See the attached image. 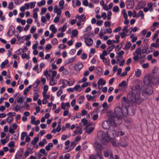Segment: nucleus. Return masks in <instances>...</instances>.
Here are the masks:
<instances>
[{
    "instance_id": "f257e3e1",
    "label": "nucleus",
    "mask_w": 159,
    "mask_h": 159,
    "mask_svg": "<svg viewBox=\"0 0 159 159\" xmlns=\"http://www.w3.org/2000/svg\"><path fill=\"white\" fill-rule=\"evenodd\" d=\"M113 131L109 130L107 132V134L104 131L100 130L98 132L97 136L101 143L103 144H106L111 140V137L114 136V134Z\"/></svg>"
},
{
    "instance_id": "f03ea898",
    "label": "nucleus",
    "mask_w": 159,
    "mask_h": 159,
    "mask_svg": "<svg viewBox=\"0 0 159 159\" xmlns=\"http://www.w3.org/2000/svg\"><path fill=\"white\" fill-rule=\"evenodd\" d=\"M140 86H138L136 87L135 89L133 90L132 93L129 95V99L133 103H135L139 104L141 102L142 100L139 97Z\"/></svg>"
},
{
    "instance_id": "7ed1b4c3",
    "label": "nucleus",
    "mask_w": 159,
    "mask_h": 159,
    "mask_svg": "<svg viewBox=\"0 0 159 159\" xmlns=\"http://www.w3.org/2000/svg\"><path fill=\"white\" fill-rule=\"evenodd\" d=\"M123 108L120 107H117L115 108L114 110V115L113 114L115 117L117 125L120 124L121 123V120L124 115Z\"/></svg>"
},
{
    "instance_id": "20e7f679",
    "label": "nucleus",
    "mask_w": 159,
    "mask_h": 159,
    "mask_svg": "<svg viewBox=\"0 0 159 159\" xmlns=\"http://www.w3.org/2000/svg\"><path fill=\"white\" fill-rule=\"evenodd\" d=\"M115 117L112 115H110L109 118L107 120L104 121L102 124V127L105 129H108L113 123L116 124Z\"/></svg>"
},
{
    "instance_id": "39448f33",
    "label": "nucleus",
    "mask_w": 159,
    "mask_h": 159,
    "mask_svg": "<svg viewBox=\"0 0 159 159\" xmlns=\"http://www.w3.org/2000/svg\"><path fill=\"white\" fill-rule=\"evenodd\" d=\"M155 79L153 76L148 75L145 76L144 79V85L143 86H147V85H150V84L152 83L153 84H155L154 83L153 80Z\"/></svg>"
},
{
    "instance_id": "423d86ee",
    "label": "nucleus",
    "mask_w": 159,
    "mask_h": 159,
    "mask_svg": "<svg viewBox=\"0 0 159 159\" xmlns=\"http://www.w3.org/2000/svg\"><path fill=\"white\" fill-rule=\"evenodd\" d=\"M141 89L143 93L148 95H151L153 92L152 88L150 85L142 86Z\"/></svg>"
},
{
    "instance_id": "0eeeda50",
    "label": "nucleus",
    "mask_w": 159,
    "mask_h": 159,
    "mask_svg": "<svg viewBox=\"0 0 159 159\" xmlns=\"http://www.w3.org/2000/svg\"><path fill=\"white\" fill-rule=\"evenodd\" d=\"M134 4V0H128L126 4L127 8L128 9L132 8L133 7Z\"/></svg>"
},
{
    "instance_id": "6e6552de",
    "label": "nucleus",
    "mask_w": 159,
    "mask_h": 159,
    "mask_svg": "<svg viewBox=\"0 0 159 159\" xmlns=\"http://www.w3.org/2000/svg\"><path fill=\"white\" fill-rule=\"evenodd\" d=\"M84 42L88 46H92L93 43V39L90 38H85Z\"/></svg>"
},
{
    "instance_id": "1a4fd4ad",
    "label": "nucleus",
    "mask_w": 159,
    "mask_h": 159,
    "mask_svg": "<svg viewBox=\"0 0 159 159\" xmlns=\"http://www.w3.org/2000/svg\"><path fill=\"white\" fill-rule=\"evenodd\" d=\"M83 67V65L82 63L78 62L76 64L75 66V69L77 71H79Z\"/></svg>"
},
{
    "instance_id": "9d476101",
    "label": "nucleus",
    "mask_w": 159,
    "mask_h": 159,
    "mask_svg": "<svg viewBox=\"0 0 159 159\" xmlns=\"http://www.w3.org/2000/svg\"><path fill=\"white\" fill-rule=\"evenodd\" d=\"M75 18L78 19L79 21H80V22H82L85 20L86 17L84 15L82 14L80 16L79 15L76 16Z\"/></svg>"
},
{
    "instance_id": "9b49d317",
    "label": "nucleus",
    "mask_w": 159,
    "mask_h": 159,
    "mask_svg": "<svg viewBox=\"0 0 159 159\" xmlns=\"http://www.w3.org/2000/svg\"><path fill=\"white\" fill-rule=\"evenodd\" d=\"M146 6V3L145 2H139L137 6L136 9V10H139L143 8Z\"/></svg>"
},
{
    "instance_id": "f8f14e48",
    "label": "nucleus",
    "mask_w": 159,
    "mask_h": 159,
    "mask_svg": "<svg viewBox=\"0 0 159 159\" xmlns=\"http://www.w3.org/2000/svg\"><path fill=\"white\" fill-rule=\"evenodd\" d=\"M58 153L57 152H54L50 154L49 156V159H56L57 158L58 156Z\"/></svg>"
},
{
    "instance_id": "ddd939ff",
    "label": "nucleus",
    "mask_w": 159,
    "mask_h": 159,
    "mask_svg": "<svg viewBox=\"0 0 159 159\" xmlns=\"http://www.w3.org/2000/svg\"><path fill=\"white\" fill-rule=\"evenodd\" d=\"M95 148L96 150L100 151L102 150V146L100 143H95Z\"/></svg>"
},
{
    "instance_id": "4468645a",
    "label": "nucleus",
    "mask_w": 159,
    "mask_h": 159,
    "mask_svg": "<svg viewBox=\"0 0 159 159\" xmlns=\"http://www.w3.org/2000/svg\"><path fill=\"white\" fill-rule=\"evenodd\" d=\"M54 13H56L58 15H60L61 13V9L59 8L57 5H56L54 7Z\"/></svg>"
},
{
    "instance_id": "2eb2a0df",
    "label": "nucleus",
    "mask_w": 159,
    "mask_h": 159,
    "mask_svg": "<svg viewBox=\"0 0 159 159\" xmlns=\"http://www.w3.org/2000/svg\"><path fill=\"white\" fill-rule=\"evenodd\" d=\"M85 129L86 132L88 134H90L93 130V128L90 127L89 125L86 126Z\"/></svg>"
},
{
    "instance_id": "dca6fc26",
    "label": "nucleus",
    "mask_w": 159,
    "mask_h": 159,
    "mask_svg": "<svg viewBox=\"0 0 159 159\" xmlns=\"http://www.w3.org/2000/svg\"><path fill=\"white\" fill-rule=\"evenodd\" d=\"M106 83L105 80H104L102 78L100 79L98 82V86H100V85H104L106 84Z\"/></svg>"
},
{
    "instance_id": "f3484780",
    "label": "nucleus",
    "mask_w": 159,
    "mask_h": 159,
    "mask_svg": "<svg viewBox=\"0 0 159 159\" xmlns=\"http://www.w3.org/2000/svg\"><path fill=\"white\" fill-rule=\"evenodd\" d=\"M133 54L134 55H136L138 56L140 55L141 56V48H136L135 52L133 53Z\"/></svg>"
},
{
    "instance_id": "a211bd4d",
    "label": "nucleus",
    "mask_w": 159,
    "mask_h": 159,
    "mask_svg": "<svg viewBox=\"0 0 159 159\" xmlns=\"http://www.w3.org/2000/svg\"><path fill=\"white\" fill-rule=\"evenodd\" d=\"M57 83V81L55 80L54 78L51 77L49 84L51 86H53L56 84Z\"/></svg>"
},
{
    "instance_id": "6ab92c4d",
    "label": "nucleus",
    "mask_w": 159,
    "mask_h": 159,
    "mask_svg": "<svg viewBox=\"0 0 159 159\" xmlns=\"http://www.w3.org/2000/svg\"><path fill=\"white\" fill-rule=\"evenodd\" d=\"M127 85L126 81L124 80L119 84L118 86L120 87H124L125 88V87H127Z\"/></svg>"
},
{
    "instance_id": "aec40b11",
    "label": "nucleus",
    "mask_w": 159,
    "mask_h": 159,
    "mask_svg": "<svg viewBox=\"0 0 159 159\" xmlns=\"http://www.w3.org/2000/svg\"><path fill=\"white\" fill-rule=\"evenodd\" d=\"M121 102L123 104H124L125 103L129 104V101L125 97H124L122 98Z\"/></svg>"
},
{
    "instance_id": "412c9836",
    "label": "nucleus",
    "mask_w": 159,
    "mask_h": 159,
    "mask_svg": "<svg viewBox=\"0 0 159 159\" xmlns=\"http://www.w3.org/2000/svg\"><path fill=\"white\" fill-rule=\"evenodd\" d=\"M112 152L110 150H108L104 152V157H108L111 154Z\"/></svg>"
},
{
    "instance_id": "4be33fe9",
    "label": "nucleus",
    "mask_w": 159,
    "mask_h": 159,
    "mask_svg": "<svg viewBox=\"0 0 159 159\" xmlns=\"http://www.w3.org/2000/svg\"><path fill=\"white\" fill-rule=\"evenodd\" d=\"M50 30L52 31L53 33H55L57 32V29L55 28V26L53 25H51L50 27Z\"/></svg>"
},
{
    "instance_id": "5701e85b",
    "label": "nucleus",
    "mask_w": 159,
    "mask_h": 159,
    "mask_svg": "<svg viewBox=\"0 0 159 159\" xmlns=\"http://www.w3.org/2000/svg\"><path fill=\"white\" fill-rule=\"evenodd\" d=\"M53 145L52 143H49L48 145L45 147V149L47 151H49L51 150V148L52 147Z\"/></svg>"
},
{
    "instance_id": "b1692460",
    "label": "nucleus",
    "mask_w": 159,
    "mask_h": 159,
    "mask_svg": "<svg viewBox=\"0 0 159 159\" xmlns=\"http://www.w3.org/2000/svg\"><path fill=\"white\" fill-rule=\"evenodd\" d=\"M39 137L38 136L34 138V139L31 141V143L32 145H35L39 140Z\"/></svg>"
},
{
    "instance_id": "393cba45",
    "label": "nucleus",
    "mask_w": 159,
    "mask_h": 159,
    "mask_svg": "<svg viewBox=\"0 0 159 159\" xmlns=\"http://www.w3.org/2000/svg\"><path fill=\"white\" fill-rule=\"evenodd\" d=\"M78 34V31L76 30H73L72 32V36L71 37L73 38L77 35Z\"/></svg>"
},
{
    "instance_id": "a878e982",
    "label": "nucleus",
    "mask_w": 159,
    "mask_h": 159,
    "mask_svg": "<svg viewBox=\"0 0 159 159\" xmlns=\"http://www.w3.org/2000/svg\"><path fill=\"white\" fill-rule=\"evenodd\" d=\"M122 32L120 33L121 38L123 39L126 36V34L128 33V31L122 30Z\"/></svg>"
},
{
    "instance_id": "bb28decb",
    "label": "nucleus",
    "mask_w": 159,
    "mask_h": 159,
    "mask_svg": "<svg viewBox=\"0 0 159 159\" xmlns=\"http://www.w3.org/2000/svg\"><path fill=\"white\" fill-rule=\"evenodd\" d=\"M8 62V61L7 59H6L3 62L1 65V67L3 68H4L5 65Z\"/></svg>"
},
{
    "instance_id": "cd10ccee",
    "label": "nucleus",
    "mask_w": 159,
    "mask_h": 159,
    "mask_svg": "<svg viewBox=\"0 0 159 159\" xmlns=\"http://www.w3.org/2000/svg\"><path fill=\"white\" fill-rule=\"evenodd\" d=\"M75 60V57H74L68 59L67 60H66V64H69L74 62Z\"/></svg>"
},
{
    "instance_id": "c85d7f7f",
    "label": "nucleus",
    "mask_w": 159,
    "mask_h": 159,
    "mask_svg": "<svg viewBox=\"0 0 159 159\" xmlns=\"http://www.w3.org/2000/svg\"><path fill=\"white\" fill-rule=\"evenodd\" d=\"M141 75V70L139 69H137V70L135 71V75L137 77H139Z\"/></svg>"
},
{
    "instance_id": "c756f323",
    "label": "nucleus",
    "mask_w": 159,
    "mask_h": 159,
    "mask_svg": "<svg viewBox=\"0 0 159 159\" xmlns=\"http://www.w3.org/2000/svg\"><path fill=\"white\" fill-rule=\"evenodd\" d=\"M32 87V85H30L26 89H24V95H26L27 93H28L30 90V89Z\"/></svg>"
},
{
    "instance_id": "7c9ffc66",
    "label": "nucleus",
    "mask_w": 159,
    "mask_h": 159,
    "mask_svg": "<svg viewBox=\"0 0 159 159\" xmlns=\"http://www.w3.org/2000/svg\"><path fill=\"white\" fill-rule=\"evenodd\" d=\"M148 7L149 9V11L150 12H152L153 10L152 8L153 4L151 2H149L148 4Z\"/></svg>"
},
{
    "instance_id": "2f4dec72",
    "label": "nucleus",
    "mask_w": 159,
    "mask_h": 159,
    "mask_svg": "<svg viewBox=\"0 0 159 159\" xmlns=\"http://www.w3.org/2000/svg\"><path fill=\"white\" fill-rule=\"evenodd\" d=\"M157 72V70L156 68V67H155L152 70V73L150 75L153 76L154 77V78H155V79L157 78V76H155L154 75L156 74Z\"/></svg>"
},
{
    "instance_id": "473e14b6",
    "label": "nucleus",
    "mask_w": 159,
    "mask_h": 159,
    "mask_svg": "<svg viewBox=\"0 0 159 159\" xmlns=\"http://www.w3.org/2000/svg\"><path fill=\"white\" fill-rule=\"evenodd\" d=\"M46 2L44 0H42L40 2H38L37 3V5L38 6L40 7L43 5H44L45 4Z\"/></svg>"
},
{
    "instance_id": "72a5a7b5",
    "label": "nucleus",
    "mask_w": 159,
    "mask_h": 159,
    "mask_svg": "<svg viewBox=\"0 0 159 159\" xmlns=\"http://www.w3.org/2000/svg\"><path fill=\"white\" fill-rule=\"evenodd\" d=\"M39 97V95L37 93L34 92L33 96V100L34 101H35L37 100L38 98Z\"/></svg>"
},
{
    "instance_id": "f704fd0d",
    "label": "nucleus",
    "mask_w": 159,
    "mask_h": 159,
    "mask_svg": "<svg viewBox=\"0 0 159 159\" xmlns=\"http://www.w3.org/2000/svg\"><path fill=\"white\" fill-rule=\"evenodd\" d=\"M148 47L147 46V44H145L144 45L142 50V52L143 53H145L146 52L148 48Z\"/></svg>"
},
{
    "instance_id": "c9c22d12",
    "label": "nucleus",
    "mask_w": 159,
    "mask_h": 159,
    "mask_svg": "<svg viewBox=\"0 0 159 159\" xmlns=\"http://www.w3.org/2000/svg\"><path fill=\"white\" fill-rule=\"evenodd\" d=\"M65 81L66 82H67L68 84L70 86H71L72 85L75 83V81L73 79L71 80L70 81H68L66 80H65Z\"/></svg>"
},
{
    "instance_id": "e433bc0d",
    "label": "nucleus",
    "mask_w": 159,
    "mask_h": 159,
    "mask_svg": "<svg viewBox=\"0 0 159 159\" xmlns=\"http://www.w3.org/2000/svg\"><path fill=\"white\" fill-rule=\"evenodd\" d=\"M138 15H139V17L140 16L142 19H143L144 18V15L143 11L140 10L139 11Z\"/></svg>"
},
{
    "instance_id": "4c0bfd02",
    "label": "nucleus",
    "mask_w": 159,
    "mask_h": 159,
    "mask_svg": "<svg viewBox=\"0 0 159 159\" xmlns=\"http://www.w3.org/2000/svg\"><path fill=\"white\" fill-rule=\"evenodd\" d=\"M21 57L23 59L26 58L27 59H29L30 58L29 56L27 55L26 53H23Z\"/></svg>"
},
{
    "instance_id": "58836bf2",
    "label": "nucleus",
    "mask_w": 159,
    "mask_h": 159,
    "mask_svg": "<svg viewBox=\"0 0 159 159\" xmlns=\"http://www.w3.org/2000/svg\"><path fill=\"white\" fill-rule=\"evenodd\" d=\"M8 138L7 137L4 139H2L1 140V142L3 145H4L5 143L7 142Z\"/></svg>"
},
{
    "instance_id": "ea45409f",
    "label": "nucleus",
    "mask_w": 159,
    "mask_h": 159,
    "mask_svg": "<svg viewBox=\"0 0 159 159\" xmlns=\"http://www.w3.org/2000/svg\"><path fill=\"white\" fill-rule=\"evenodd\" d=\"M23 154L22 153L18 152L16 155V157L17 159H20L22 156Z\"/></svg>"
},
{
    "instance_id": "a19ab883",
    "label": "nucleus",
    "mask_w": 159,
    "mask_h": 159,
    "mask_svg": "<svg viewBox=\"0 0 159 159\" xmlns=\"http://www.w3.org/2000/svg\"><path fill=\"white\" fill-rule=\"evenodd\" d=\"M27 133L26 132H22L21 134V140L23 141L25 137L26 136Z\"/></svg>"
},
{
    "instance_id": "79ce46f5",
    "label": "nucleus",
    "mask_w": 159,
    "mask_h": 159,
    "mask_svg": "<svg viewBox=\"0 0 159 159\" xmlns=\"http://www.w3.org/2000/svg\"><path fill=\"white\" fill-rule=\"evenodd\" d=\"M131 44L130 42H128L125 45V49H129L131 46Z\"/></svg>"
},
{
    "instance_id": "37998d69",
    "label": "nucleus",
    "mask_w": 159,
    "mask_h": 159,
    "mask_svg": "<svg viewBox=\"0 0 159 159\" xmlns=\"http://www.w3.org/2000/svg\"><path fill=\"white\" fill-rule=\"evenodd\" d=\"M81 122L84 125H86L88 124V120L85 118L82 119Z\"/></svg>"
},
{
    "instance_id": "c03bdc74",
    "label": "nucleus",
    "mask_w": 159,
    "mask_h": 159,
    "mask_svg": "<svg viewBox=\"0 0 159 159\" xmlns=\"http://www.w3.org/2000/svg\"><path fill=\"white\" fill-rule=\"evenodd\" d=\"M13 3L12 2H9L8 4V8L10 10H11L13 8Z\"/></svg>"
},
{
    "instance_id": "a18cd8bd",
    "label": "nucleus",
    "mask_w": 159,
    "mask_h": 159,
    "mask_svg": "<svg viewBox=\"0 0 159 159\" xmlns=\"http://www.w3.org/2000/svg\"><path fill=\"white\" fill-rule=\"evenodd\" d=\"M8 146L10 148H13L15 146V143L13 141L10 142L8 144Z\"/></svg>"
},
{
    "instance_id": "49530a36",
    "label": "nucleus",
    "mask_w": 159,
    "mask_h": 159,
    "mask_svg": "<svg viewBox=\"0 0 159 159\" xmlns=\"http://www.w3.org/2000/svg\"><path fill=\"white\" fill-rule=\"evenodd\" d=\"M76 144L75 143V142H71V144L69 146L70 147V150H72L74 147L76 145Z\"/></svg>"
},
{
    "instance_id": "de8ad7c7",
    "label": "nucleus",
    "mask_w": 159,
    "mask_h": 159,
    "mask_svg": "<svg viewBox=\"0 0 159 159\" xmlns=\"http://www.w3.org/2000/svg\"><path fill=\"white\" fill-rule=\"evenodd\" d=\"M102 154L100 152H98L97 154L96 155L97 159H102V157L101 156Z\"/></svg>"
},
{
    "instance_id": "09e8293b",
    "label": "nucleus",
    "mask_w": 159,
    "mask_h": 159,
    "mask_svg": "<svg viewBox=\"0 0 159 159\" xmlns=\"http://www.w3.org/2000/svg\"><path fill=\"white\" fill-rule=\"evenodd\" d=\"M39 152L40 153H42L45 156H47V153L46 152L45 149L43 148L40 149L39 150Z\"/></svg>"
},
{
    "instance_id": "8fccbe9b",
    "label": "nucleus",
    "mask_w": 159,
    "mask_h": 159,
    "mask_svg": "<svg viewBox=\"0 0 159 159\" xmlns=\"http://www.w3.org/2000/svg\"><path fill=\"white\" fill-rule=\"evenodd\" d=\"M60 81L62 84V85L60 86V89H61L62 88H65L66 86L65 85V81H66L65 80H61Z\"/></svg>"
},
{
    "instance_id": "3c124183",
    "label": "nucleus",
    "mask_w": 159,
    "mask_h": 159,
    "mask_svg": "<svg viewBox=\"0 0 159 159\" xmlns=\"http://www.w3.org/2000/svg\"><path fill=\"white\" fill-rule=\"evenodd\" d=\"M13 116H9L7 119V121L8 123L11 122L13 120Z\"/></svg>"
},
{
    "instance_id": "603ef678",
    "label": "nucleus",
    "mask_w": 159,
    "mask_h": 159,
    "mask_svg": "<svg viewBox=\"0 0 159 159\" xmlns=\"http://www.w3.org/2000/svg\"><path fill=\"white\" fill-rule=\"evenodd\" d=\"M124 53V52L123 51H121L118 52L117 54L119 57H120V58L121 59L122 57V55Z\"/></svg>"
},
{
    "instance_id": "864d4df0",
    "label": "nucleus",
    "mask_w": 159,
    "mask_h": 159,
    "mask_svg": "<svg viewBox=\"0 0 159 159\" xmlns=\"http://www.w3.org/2000/svg\"><path fill=\"white\" fill-rule=\"evenodd\" d=\"M120 144L121 146L124 147H126L128 145L127 143L125 141L124 142H123V141L120 142Z\"/></svg>"
},
{
    "instance_id": "5fc2aeb1",
    "label": "nucleus",
    "mask_w": 159,
    "mask_h": 159,
    "mask_svg": "<svg viewBox=\"0 0 159 159\" xmlns=\"http://www.w3.org/2000/svg\"><path fill=\"white\" fill-rule=\"evenodd\" d=\"M47 11V9L46 8L44 7L41 9V12L40 13L41 15H43Z\"/></svg>"
},
{
    "instance_id": "6e6d98bb",
    "label": "nucleus",
    "mask_w": 159,
    "mask_h": 159,
    "mask_svg": "<svg viewBox=\"0 0 159 159\" xmlns=\"http://www.w3.org/2000/svg\"><path fill=\"white\" fill-rule=\"evenodd\" d=\"M36 3V2H31L29 3L30 4V8H34L35 6V4Z\"/></svg>"
},
{
    "instance_id": "4d7b16f0",
    "label": "nucleus",
    "mask_w": 159,
    "mask_h": 159,
    "mask_svg": "<svg viewBox=\"0 0 159 159\" xmlns=\"http://www.w3.org/2000/svg\"><path fill=\"white\" fill-rule=\"evenodd\" d=\"M113 11L114 12H118L119 11V8L117 6H116L113 7Z\"/></svg>"
},
{
    "instance_id": "13d9d810",
    "label": "nucleus",
    "mask_w": 159,
    "mask_h": 159,
    "mask_svg": "<svg viewBox=\"0 0 159 159\" xmlns=\"http://www.w3.org/2000/svg\"><path fill=\"white\" fill-rule=\"evenodd\" d=\"M9 30H10V32L11 31L12 34H13L15 30L14 27L12 25H11L9 28Z\"/></svg>"
},
{
    "instance_id": "bf43d9fd",
    "label": "nucleus",
    "mask_w": 159,
    "mask_h": 159,
    "mask_svg": "<svg viewBox=\"0 0 159 159\" xmlns=\"http://www.w3.org/2000/svg\"><path fill=\"white\" fill-rule=\"evenodd\" d=\"M151 46L156 48L159 47V44L156 43H152L151 44Z\"/></svg>"
},
{
    "instance_id": "052dcab7",
    "label": "nucleus",
    "mask_w": 159,
    "mask_h": 159,
    "mask_svg": "<svg viewBox=\"0 0 159 159\" xmlns=\"http://www.w3.org/2000/svg\"><path fill=\"white\" fill-rule=\"evenodd\" d=\"M32 153V152L30 153V151H29L28 149L26 150L24 153V155L25 157H26L28 156L30 153L31 154Z\"/></svg>"
},
{
    "instance_id": "680f3d73",
    "label": "nucleus",
    "mask_w": 159,
    "mask_h": 159,
    "mask_svg": "<svg viewBox=\"0 0 159 159\" xmlns=\"http://www.w3.org/2000/svg\"><path fill=\"white\" fill-rule=\"evenodd\" d=\"M51 42L54 45H56L57 44V40L56 38H54L52 41Z\"/></svg>"
},
{
    "instance_id": "e2e57ef3",
    "label": "nucleus",
    "mask_w": 159,
    "mask_h": 159,
    "mask_svg": "<svg viewBox=\"0 0 159 159\" xmlns=\"http://www.w3.org/2000/svg\"><path fill=\"white\" fill-rule=\"evenodd\" d=\"M67 46L66 45H64V44H60L59 45V48L61 49H64L66 48Z\"/></svg>"
},
{
    "instance_id": "0e129e2a",
    "label": "nucleus",
    "mask_w": 159,
    "mask_h": 159,
    "mask_svg": "<svg viewBox=\"0 0 159 159\" xmlns=\"http://www.w3.org/2000/svg\"><path fill=\"white\" fill-rule=\"evenodd\" d=\"M104 25L105 27H109L111 25V22L109 21H106L104 23Z\"/></svg>"
},
{
    "instance_id": "69168bd1",
    "label": "nucleus",
    "mask_w": 159,
    "mask_h": 159,
    "mask_svg": "<svg viewBox=\"0 0 159 159\" xmlns=\"http://www.w3.org/2000/svg\"><path fill=\"white\" fill-rule=\"evenodd\" d=\"M121 28L120 27H118L116 28L113 31L114 33H116L117 32L120 31L121 30Z\"/></svg>"
},
{
    "instance_id": "338daca9",
    "label": "nucleus",
    "mask_w": 159,
    "mask_h": 159,
    "mask_svg": "<svg viewBox=\"0 0 159 159\" xmlns=\"http://www.w3.org/2000/svg\"><path fill=\"white\" fill-rule=\"evenodd\" d=\"M66 29V24H64L62 27L61 28V32H64Z\"/></svg>"
},
{
    "instance_id": "774afa93",
    "label": "nucleus",
    "mask_w": 159,
    "mask_h": 159,
    "mask_svg": "<svg viewBox=\"0 0 159 159\" xmlns=\"http://www.w3.org/2000/svg\"><path fill=\"white\" fill-rule=\"evenodd\" d=\"M153 55L155 57H157L159 55V52L157 51H154Z\"/></svg>"
}]
</instances>
